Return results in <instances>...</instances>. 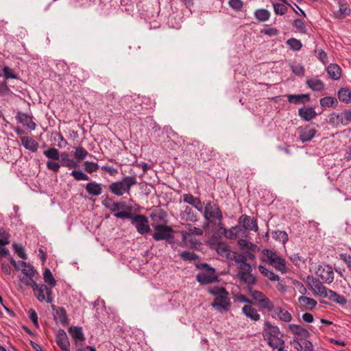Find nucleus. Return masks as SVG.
I'll return each instance as SVG.
<instances>
[{
	"instance_id": "nucleus-1",
	"label": "nucleus",
	"mask_w": 351,
	"mask_h": 351,
	"mask_svg": "<svg viewBox=\"0 0 351 351\" xmlns=\"http://www.w3.org/2000/svg\"><path fill=\"white\" fill-rule=\"evenodd\" d=\"M207 291L215 299L211 306L219 313L228 311L230 308L231 301L228 297L229 293L223 287L211 286L207 289Z\"/></svg>"
},
{
	"instance_id": "nucleus-2",
	"label": "nucleus",
	"mask_w": 351,
	"mask_h": 351,
	"mask_svg": "<svg viewBox=\"0 0 351 351\" xmlns=\"http://www.w3.org/2000/svg\"><path fill=\"white\" fill-rule=\"evenodd\" d=\"M263 336L267 344L276 350L280 346H285V341L282 339L283 334L280 332L279 328L271 324L269 322H265L263 326Z\"/></svg>"
},
{
	"instance_id": "nucleus-3",
	"label": "nucleus",
	"mask_w": 351,
	"mask_h": 351,
	"mask_svg": "<svg viewBox=\"0 0 351 351\" xmlns=\"http://www.w3.org/2000/svg\"><path fill=\"white\" fill-rule=\"evenodd\" d=\"M136 183L137 180L134 176H125L119 181L111 183L109 185V190L117 196H121L125 193L129 195L132 186Z\"/></svg>"
},
{
	"instance_id": "nucleus-4",
	"label": "nucleus",
	"mask_w": 351,
	"mask_h": 351,
	"mask_svg": "<svg viewBox=\"0 0 351 351\" xmlns=\"http://www.w3.org/2000/svg\"><path fill=\"white\" fill-rule=\"evenodd\" d=\"M201 271L197 274L196 280L201 285H208L218 280L215 274V269L207 263H202L197 265Z\"/></svg>"
},
{
	"instance_id": "nucleus-5",
	"label": "nucleus",
	"mask_w": 351,
	"mask_h": 351,
	"mask_svg": "<svg viewBox=\"0 0 351 351\" xmlns=\"http://www.w3.org/2000/svg\"><path fill=\"white\" fill-rule=\"evenodd\" d=\"M203 215L206 220V222H205L203 226L204 228L207 227L210 223H214L216 220H218L219 224H220L223 217L222 213L219 206L210 201L206 203Z\"/></svg>"
},
{
	"instance_id": "nucleus-6",
	"label": "nucleus",
	"mask_w": 351,
	"mask_h": 351,
	"mask_svg": "<svg viewBox=\"0 0 351 351\" xmlns=\"http://www.w3.org/2000/svg\"><path fill=\"white\" fill-rule=\"evenodd\" d=\"M263 254L267 258V262L274 267V268L282 274L287 272L286 261L277 254L275 252L265 249L263 250Z\"/></svg>"
},
{
	"instance_id": "nucleus-7",
	"label": "nucleus",
	"mask_w": 351,
	"mask_h": 351,
	"mask_svg": "<svg viewBox=\"0 0 351 351\" xmlns=\"http://www.w3.org/2000/svg\"><path fill=\"white\" fill-rule=\"evenodd\" d=\"M351 123V110H347L338 114L333 112L329 117V123L332 126L348 125Z\"/></svg>"
},
{
	"instance_id": "nucleus-8",
	"label": "nucleus",
	"mask_w": 351,
	"mask_h": 351,
	"mask_svg": "<svg viewBox=\"0 0 351 351\" xmlns=\"http://www.w3.org/2000/svg\"><path fill=\"white\" fill-rule=\"evenodd\" d=\"M34 294L39 302H52L51 290L44 284H37L32 289Z\"/></svg>"
},
{
	"instance_id": "nucleus-9",
	"label": "nucleus",
	"mask_w": 351,
	"mask_h": 351,
	"mask_svg": "<svg viewBox=\"0 0 351 351\" xmlns=\"http://www.w3.org/2000/svg\"><path fill=\"white\" fill-rule=\"evenodd\" d=\"M131 223L141 234H146L150 230L148 219L143 215H134Z\"/></svg>"
},
{
	"instance_id": "nucleus-10",
	"label": "nucleus",
	"mask_w": 351,
	"mask_h": 351,
	"mask_svg": "<svg viewBox=\"0 0 351 351\" xmlns=\"http://www.w3.org/2000/svg\"><path fill=\"white\" fill-rule=\"evenodd\" d=\"M297 132L299 139L302 143H305L311 141L315 136L317 131L315 128L308 125L304 127H299L297 129Z\"/></svg>"
},
{
	"instance_id": "nucleus-11",
	"label": "nucleus",
	"mask_w": 351,
	"mask_h": 351,
	"mask_svg": "<svg viewBox=\"0 0 351 351\" xmlns=\"http://www.w3.org/2000/svg\"><path fill=\"white\" fill-rule=\"evenodd\" d=\"M316 273L324 282L326 284H330L334 280V272L332 268L328 265L319 266Z\"/></svg>"
},
{
	"instance_id": "nucleus-12",
	"label": "nucleus",
	"mask_w": 351,
	"mask_h": 351,
	"mask_svg": "<svg viewBox=\"0 0 351 351\" xmlns=\"http://www.w3.org/2000/svg\"><path fill=\"white\" fill-rule=\"evenodd\" d=\"M172 230L171 228L158 225L155 227V232L153 234V238L156 241L166 240L172 237Z\"/></svg>"
},
{
	"instance_id": "nucleus-13",
	"label": "nucleus",
	"mask_w": 351,
	"mask_h": 351,
	"mask_svg": "<svg viewBox=\"0 0 351 351\" xmlns=\"http://www.w3.org/2000/svg\"><path fill=\"white\" fill-rule=\"evenodd\" d=\"M307 280L314 293L324 298L328 289L322 284V282L319 281V279L313 276H308Z\"/></svg>"
},
{
	"instance_id": "nucleus-14",
	"label": "nucleus",
	"mask_w": 351,
	"mask_h": 351,
	"mask_svg": "<svg viewBox=\"0 0 351 351\" xmlns=\"http://www.w3.org/2000/svg\"><path fill=\"white\" fill-rule=\"evenodd\" d=\"M16 119L19 123H21L29 131H33L36 128V124L33 121V117L31 115L21 112H18Z\"/></svg>"
},
{
	"instance_id": "nucleus-15",
	"label": "nucleus",
	"mask_w": 351,
	"mask_h": 351,
	"mask_svg": "<svg viewBox=\"0 0 351 351\" xmlns=\"http://www.w3.org/2000/svg\"><path fill=\"white\" fill-rule=\"evenodd\" d=\"M51 308L53 311L54 320L57 323L59 322L62 325H66L69 322L65 308L60 306H56L54 304L51 305Z\"/></svg>"
},
{
	"instance_id": "nucleus-16",
	"label": "nucleus",
	"mask_w": 351,
	"mask_h": 351,
	"mask_svg": "<svg viewBox=\"0 0 351 351\" xmlns=\"http://www.w3.org/2000/svg\"><path fill=\"white\" fill-rule=\"evenodd\" d=\"M56 343L62 351H69L70 343L65 331L60 329L56 337Z\"/></svg>"
},
{
	"instance_id": "nucleus-17",
	"label": "nucleus",
	"mask_w": 351,
	"mask_h": 351,
	"mask_svg": "<svg viewBox=\"0 0 351 351\" xmlns=\"http://www.w3.org/2000/svg\"><path fill=\"white\" fill-rule=\"evenodd\" d=\"M239 221L247 230L257 231L258 229L256 220L249 216L243 215L239 217Z\"/></svg>"
},
{
	"instance_id": "nucleus-18",
	"label": "nucleus",
	"mask_w": 351,
	"mask_h": 351,
	"mask_svg": "<svg viewBox=\"0 0 351 351\" xmlns=\"http://www.w3.org/2000/svg\"><path fill=\"white\" fill-rule=\"evenodd\" d=\"M182 199L185 203H187L192 206H193L195 208H196L198 211L202 212V202L199 198L194 197L193 195L189 193V194H184L182 195Z\"/></svg>"
},
{
	"instance_id": "nucleus-19",
	"label": "nucleus",
	"mask_w": 351,
	"mask_h": 351,
	"mask_svg": "<svg viewBox=\"0 0 351 351\" xmlns=\"http://www.w3.org/2000/svg\"><path fill=\"white\" fill-rule=\"evenodd\" d=\"M293 343L296 344L295 348L298 351H313V343L305 339L294 338Z\"/></svg>"
},
{
	"instance_id": "nucleus-20",
	"label": "nucleus",
	"mask_w": 351,
	"mask_h": 351,
	"mask_svg": "<svg viewBox=\"0 0 351 351\" xmlns=\"http://www.w3.org/2000/svg\"><path fill=\"white\" fill-rule=\"evenodd\" d=\"M86 192L92 196H99L103 193L102 185L96 182H90L86 184Z\"/></svg>"
},
{
	"instance_id": "nucleus-21",
	"label": "nucleus",
	"mask_w": 351,
	"mask_h": 351,
	"mask_svg": "<svg viewBox=\"0 0 351 351\" xmlns=\"http://www.w3.org/2000/svg\"><path fill=\"white\" fill-rule=\"evenodd\" d=\"M288 328L291 333L300 337L302 339L310 336V332L303 327L297 324H289Z\"/></svg>"
},
{
	"instance_id": "nucleus-22",
	"label": "nucleus",
	"mask_w": 351,
	"mask_h": 351,
	"mask_svg": "<svg viewBox=\"0 0 351 351\" xmlns=\"http://www.w3.org/2000/svg\"><path fill=\"white\" fill-rule=\"evenodd\" d=\"M22 145L26 149L32 152L37 151L38 148V143L32 137L21 136L20 137Z\"/></svg>"
},
{
	"instance_id": "nucleus-23",
	"label": "nucleus",
	"mask_w": 351,
	"mask_h": 351,
	"mask_svg": "<svg viewBox=\"0 0 351 351\" xmlns=\"http://www.w3.org/2000/svg\"><path fill=\"white\" fill-rule=\"evenodd\" d=\"M272 312L274 313L275 315H276L278 319L280 321L289 322L292 320L291 313L280 306L274 307V310H273Z\"/></svg>"
},
{
	"instance_id": "nucleus-24",
	"label": "nucleus",
	"mask_w": 351,
	"mask_h": 351,
	"mask_svg": "<svg viewBox=\"0 0 351 351\" xmlns=\"http://www.w3.org/2000/svg\"><path fill=\"white\" fill-rule=\"evenodd\" d=\"M243 313L247 317L250 318L252 321H258L261 319L260 315L258 313V311L256 308L250 305H245L242 308Z\"/></svg>"
},
{
	"instance_id": "nucleus-25",
	"label": "nucleus",
	"mask_w": 351,
	"mask_h": 351,
	"mask_svg": "<svg viewBox=\"0 0 351 351\" xmlns=\"http://www.w3.org/2000/svg\"><path fill=\"white\" fill-rule=\"evenodd\" d=\"M306 85L313 91H321L324 88V82L317 77L307 79Z\"/></svg>"
},
{
	"instance_id": "nucleus-26",
	"label": "nucleus",
	"mask_w": 351,
	"mask_h": 351,
	"mask_svg": "<svg viewBox=\"0 0 351 351\" xmlns=\"http://www.w3.org/2000/svg\"><path fill=\"white\" fill-rule=\"evenodd\" d=\"M324 298H328L330 301L341 305L345 304L347 302L346 299L343 296L339 295L330 289L327 290Z\"/></svg>"
},
{
	"instance_id": "nucleus-27",
	"label": "nucleus",
	"mask_w": 351,
	"mask_h": 351,
	"mask_svg": "<svg viewBox=\"0 0 351 351\" xmlns=\"http://www.w3.org/2000/svg\"><path fill=\"white\" fill-rule=\"evenodd\" d=\"M182 219L195 222L197 221V217L191 208L188 206L183 207V210L180 213Z\"/></svg>"
},
{
	"instance_id": "nucleus-28",
	"label": "nucleus",
	"mask_w": 351,
	"mask_h": 351,
	"mask_svg": "<svg viewBox=\"0 0 351 351\" xmlns=\"http://www.w3.org/2000/svg\"><path fill=\"white\" fill-rule=\"evenodd\" d=\"M251 272L252 271L238 273V276L241 282L246 284L247 285V289L249 287H252V285L256 283V278L252 274Z\"/></svg>"
},
{
	"instance_id": "nucleus-29",
	"label": "nucleus",
	"mask_w": 351,
	"mask_h": 351,
	"mask_svg": "<svg viewBox=\"0 0 351 351\" xmlns=\"http://www.w3.org/2000/svg\"><path fill=\"white\" fill-rule=\"evenodd\" d=\"M327 73L334 80H337L341 77V68L335 64H331L327 67Z\"/></svg>"
},
{
	"instance_id": "nucleus-30",
	"label": "nucleus",
	"mask_w": 351,
	"mask_h": 351,
	"mask_svg": "<svg viewBox=\"0 0 351 351\" xmlns=\"http://www.w3.org/2000/svg\"><path fill=\"white\" fill-rule=\"evenodd\" d=\"M309 99H310V97L308 94L288 95V101L290 103H293V104H304L306 101H308Z\"/></svg>"
},
{
	"instance_id": "nucleus-31",
	"label": "nucleus",
	"mask_w": 351,
	"mask_h": 351,
	"mask_svg": "<svg viewBox=\"0 0 351 351\" xmlns=\"http://www.w3.org/2000/svg\"><path fill=\"white\" fill-rule=\"evenodd\" d=\"M299 115L305 121H310L316 116L315 110L312 108H302L298 111Z\"/></svg>"
},
{
	"instance_id": "nucleus-32",
	"label": "nucleus",
	"mask_w": 351,
	"mask_h": 351,
	"mask_svg": "<svg viewBox=\"0 0 351 351\" xmlns=\"http://www.w3.org/2000/svg\"><path fill=\"white\" fill-rule=\"evenodd\" d=\"M61 165L65 166L69 169H75L78 167V164L74 160L70 158L69 157V154L66 152H63L61 154Z\"/></svg>"
},
{
	"instance_id": "nucleus-33",
	"label": "nucleus",
	"mask_w": 351,
	"mask_h": 351,
	"mask_svg": "<svg viewBox=\"0 0 351 351\" xmlns=\"http://www.w3.org/2000/svg\"><path fill=\"white\" fill-rule=\"evenodd\" d=\"M69 332L76 342L82 341L84 339V333L81 327H71L69 330Z\"/></svg>"
},
{
	"instance_id": "nucleus-34",
	"label": "nucleus",
	"mask_w": 351,
	"mask_h": 351,
	"mask_svg": "<svg viewBox=\"0 0 351 351\" xmlns=\"http://www.w3.org/2000/svg\"><path fill=\"white\" fill-rule=\"evenodd\" d=\"M104 205L106 208L109 209L111 212H114V213L118 212L119 210L127 207L124 202H114L111 199H110L108 202H104Z\"/></svg>"
},
{
	"instance_id": "nucleus-35",
	"label": "nucleus",
	"mask_w": 351,
	"mask_h": 351,
	"mask_svg": "<svg viewBox=\"0 0 351 351\" xmlns=\"http://www.w3.org/2000/svg\"><path fill=\"white\" fill-rule=\"evenodd\" d=\"M19 264L21 265V270L25 276L29 277H34L35 276L36 270L34 269L33 266L23 261H19Z\"/></svg>"
},
{
	"instance_id": "nucleus-36",
	"label": "nucleus",
	"mask_w": 351,
	"mask_h": 351,
	"mask_svg": "<svg viewBox=\"0 0 351 351\" xmlns=\"http://www.w3.org/2000/svg\"><path fill=\"white\" fill-rule=\"evenodd\" d=\"M43 154L47 157L49 160H58L61 158V154L58 149L55 147H50L43 152Z\"/></svg>"
},
{
	"instance_id": "nucleus-37",
	"label": "nucleus",
	"mask_w": 351,
	"mask_h": 351,
	"mask_svg": "<svg viewBox=\"0 0 351 351\" xmlns=\"http://www.w3.org/2000/svg\"><path fill=\"white\" fill-rule=\"evenodd\" d=\"M258 271L261 274L268 278L271 281H278L280 279V277L274 274L273 271L267 269L265 266L259 265L258 267Z\"/></svg>"
},
{
	"instance_id": "nucleus-38",
	"label": "nucleus",
	"mask_w": 351,
	"mask_h": 351,
	"mask_svg": "<svg viewBox=\"0 0 351 351\" xmlns=\"http://www.w3.org/2000/svg\"><path fill=\"white\" fill-rule=\"evenodd\" d=\"M298 301L300 303H303L304 304L306 309H307V310H312V309L315 308L317 304V302L316 300H315L313 298L306 297V296L299 297Z\"/></svg>"
},
{
	"instance_id": "nucleus-39",
	"label": "nucleus",
	"mask_w": 351,
	"mask_h": 351,
	"mask_svg": "<svg viewBox=\"0 0 351 351\" xmlns=\"http://www.w3.org/2000/svg\"><path fill=\"white\" fill-rule=\"evenodd\" d=\"M255 18L260 22H265L269 20L270 12L266 9H258L254 12Z\"/></svg>"
},
{
	"instance_id": "nucleus-40",
	"label": "nucleus",
	"mask_w": 351,
	"mask_h": 351,
	"mask_svg": "<svg viewBox=\"0 0 351 351\" xmlns=\"http://www.w3.org/2000/svg\"><path fill=\"white\" fill-rule=\"evenodd\" d=\"M350 14V9L347 3H342L339 2V8L335 12L337 18L342 19Z\"/></svg>"
},
{
	"instance_id": "nucleus-41",
	"label": "nucleus",
	"mask_w": 351,
	"mask_h": 351,
	"mask_svg": "<svg viewBox=\"0 0 351 351\" xmlns=\"http://www.w3.org/2000/svg\"><path fill=\"white\" fill-rule=\"evenodd\" d=\"M338 97L340 101L349 103L351 101V91L347 88H342L338 91Z\"/></svg>"
},
{
	"instance_id": "nucleus-42",
	"label": "nucleus",
	"mask_w": 351,
	"mask_h": 351,
	"mask_svg": "<svg viewBox=\"0 0 351 351\" xmlns=\"http://www.w3.org/2000/svg\"><path fill=\"white\" fill-rule=\"evenodd\" d=\"M257 306L262 309H265L269 312H272L274 310V305L272 302L266 296L257 304Z\"/></svg>"
},
{
	"instance_id": "nucleus-43",
	"label": "nucleus",
	"mask_w": 351,
	"mask_h": 351,
	"mask_svg": "<svg viewBox=\"0 0 351 351\" xmlns=\"http://www.w3.org/2000/svg\"><path fill=\"white\" fill-rule=\"evenodd\" d=\"M43 279L47 284L52 287L56 285V280H55L51 271L48 268L45 269L43 272Z\"/></svg>"
},
{
	"instance_id": "nucleus-44",
	"label": "nucleus",
	"mask_w": 351,
	"mask_h": 351,
	"mask_svg": "<svg viewBox=\"0 0 351 351\" xmlns=\"http://www.w3.org/2000/svg\"><path fill=\"white\" fill-rule=\"evenodd\" d=\"M217 253L227 258H230L234 252H232L229 247L225 244H219L217 248Z\"/></svg>"
},
{
	"instance_id": "nucleus-45",
	"label": "nucleus",
	"mask_w": 351,
	"mask_h": 351,
	"mask_svg": "<svg viewBox=\"0 0 351 351\" xmlns=\"http://www.w3.org/2000/svg\"><path fill=\"white\" fill-rule=\"evenodd\" d=\"M272 237L276 241L285 243L288 239V234L285 231L276 230L272 232Z\"/></svg>"
},
{
	"instance_id": "nucleus-46",
	"label": "nucleus",
	"mask_w": 351,
	"mask_h": 351,
	"mask_svg": "<svg viewBox=\"0 0 351 351\" xmlns=\"http://www.w3.org/2000/svg\"><path fill=\"white\" fill-rule=\"evenodd\" d=\"M3 75L0 74V76L3 75L6 80L8 79H18V74L14 71V69L9 66H4L2 70Z\"/></svg>"
},
{
	"instance_id": "nucleus-47",
	"label": "nucleus",
	"mask_w": 351,
	"mask_h": 351,
	"mask_svg": "<svg viewBox=\"0 0 351 351\" xmlns=\"http://www.w3.org/2000/svg\"><path fill=\"white\" fill-rule=\"evenodd\" d=\"M272 5L276 14L283 15L287 12L286 3L272 1Z\"/></svg>"
},
{
	"instance_id": "nucleus-48",
	"label": "nucleus",
	"mask_w": 351,
	"mask_h": 351,
	"mask_svg": "<svg viewBox=\"0 0 351 351\" xmlns=\"http://www.w3.org/2000/svg\"><path fill=\"white\" fill-rule=\"evenodd\" d=\"M248 291L252 298L256 301V304L266 297L263 292L253 289L252 287H249Z\"/></svg>"
},
{
	"instance_id": "nucleus-49",
	"label": "nucleus",
	"mask_w": 351,
	"mask_h": 351,
	"mask_svg": "<svg viewBox=\"0 0 351 351\" xmlns=\"http://www.w3.org/2000/svg\"><path fill=\"white\" fill-rule=\"evenodd\" d=\"M70 175L77 181L88 180L89 177L82 170H73Z\"/></svg>"
},
{
	"instance_id": "nucleus-50",
	"label": "nucleus",
	"mask_w": 351,
	"mask_h": 351,
	"mask_svg": "<svg viewBox=\"0 0 351 351\" xmlns=\"http://www.w3.org/2000/svg\"><path fill=\"white\" fill-rule=\"evenodd\" d=\"M286 44L293 51H299L302 47L300 40L293 38L287 40Z\"/></svg>"
},
{
	"instance_id": "nucleus-51",
	"label": "nucleus",
	"mask_w": 351,
	"mask_h": 351,
	"mask_svg": "<svg viewBox=\"0 0 351 351\" xmlns=\"http://www.w3.org/2000/svg\"><path fill=\"white\" fill-rule=\"evenodd\" d=\"M88 154L87 150L82 147H77L75 148L74 156L79 160L84 159Z\"/></svg>"
},
{
	"instance_id": "nucleus-52",
	"label": "nucleus",
	"mask_w": 351,
	"mask_h": 351,
	"mask_svg": "<svg viewBox=\"0 0 351 351\" xmlns=\"http://www.w3.org/2000/svg\"><path fill=\"white\" fill-rule=\"evenodd\" d=\"M84 166V170L88 173L96 172L99 168V166L97 163L89 161H85Z\"/></svg>"
},
{
	"instance_id": "nucleus-53",
	"label": "nucleus",
	"mask_w": 351,
	"mask_h": 351,
	"mask_svg": "<svg viewBox=\"0 0 351 351\" xmlns=\"http://www.w3.org/2000/svg\"><path fill=\"white\" fill-rule=\"evenodd\" d=\"M222 230H223V233H224V236L228 238V239H237V232L235 231V230H241L242 229L241 228H238V227H232V228H230V230H226V228H221Z\"/></svg>"
},
{
	"instance_id": "nucleus-54",
	"label": "nucleus",
	"mask_w": 351,
	"mask_h": 351,
	"mask_svg": "<svg viewBox=\"0 0 351 351\" xmlns=\"http://www.w3.org/2000/svg\"><path fill=\"white\" fill-rule=\"evenodd\" d=\"M337 103V99L332 97H325L320 99V105L323 107H332Z\"/></svg>"
},
{
	"instance_id": "nucleus-55",
	"label": "nucleus",
	"mask_w": 351,
	"mask_h": 351,
	"mask_svg": "<svg viewBox=\"0 0 351 351\" xmlns=\"http://www.w3.org/2000/svg\"><path fill=\"white\" fill-rule=\"evenodd\" d=\"M10 234L3 229L0 228V246L9 244Z\"/></svg>"
},
{
	"instance_id": "nucleus-56",
	"label": "nucleus",
	"mask_w": 351,
	"mask_h": 351,
	"mask_svg": "<svg viewBox=\"0 0 351 351\" xmlns=\"http://www.w3.org/2000/svg\"><path fill=\"white\" fill-rule=\"evenodd\" d=\"M293 25L298 29L299 32L303 34H305L306 32V28L304 22L301 19H295L293 21Z\"/></svg>"
},
{
	"instance_id": "nucleus-57",
	"label": "nucleus",
	"mask_w": 351,
	"mask_h": 351,
	"mask_svg": "<svg viewBox=\"0 0 351 351\" xmlns=\"http://www.w3.org/2000/svg\"><path fill=\"white\" fill-rule=\"evenodd\" d=\"M12 247L15 251V252L17 254V255L23 258V259H27V256L25 252V250L24 248L23 247L22 245H18V244H16V243H14L12 245Z\"/></svg>"
},
{
	"instance_id": "nucleus-58",
	"label": "nucleus",
	"mask_w": 351,
	"mask_h": 351,
	"mask_svg": "<svg viewBox=\"0 0 351 351\" xmlns=\"http://www.w3.org/2000/svg\"><path fill=\"white\" fill-rule=\"evenodd\" d=\"M180 257L184 261H195L198 256L193 252L184 251L181 253Z\"/></svg>"
},
{
	"instance_id": "nucleus-59",
	"label": "nucleus",
	"mask_w": 351,
	"mask_h": 351,
	"mask_svg": "<svg viewBox=\"0 0 351 351\" xmlns=\"http://www.w3.org/2000/svg\"><path fill=\"white\" fill-rule=\"evenodd\" d=\"M228 5L234 10L240 11L243 6V2L241 0H229Z\"/></svg>"
},
{
	"instance_id": "nucleus-60",
	"label": "nucleus",
	"mask_w": 351,
	"mask_h": 351,
	"mask_svg": "<svg viewBox=\"0 0 351 351\" xmlns=\"http://www.w3.org/2000/svg\"><path fill=\"white\" fill-rule=\"evenodd\" d=\"M230 259L234 260L237 266L247 261V258L244 255L237 254L235 252H233Z\"/></svg>"
},
{
	"instance_id": "nucleus-61",
	"label": "nucleus",
	"mask_w": 351,
	"mask_h": 351,
	"mask_svg": "<svg viewBox=\"0 0 351 351\" xmlns=\"http://www.w3.org/2000/svg\"><path fill=\"white\" fill-rule=\"evenodd\" d=\"M292 72L298 76H302L304 74V69L301 64H294L291 66Z\"/></svg>"
},
{
	"instance_id": "nucleus-62",
	"label": "nucleus",
	"mask_w": 351,
	"mask_h": 351,
	"mask_svg": "<svg viewBox=\"0 0 351 351\" xmlns=\"http://www.w3.org/2000/svg\"><path fill=\"white\" fill-rule=\"evenodd\" d=\"M34 277L23 276L20 278V281L27 286H30L32 289L36 286V282L33 280Z\"/></svg>"
},
{
	"instance_id": "nucleus-63",
	"label": "nucleus",
	"mask_w": 351,
	"mask_h": 351,
	"mask_svg": "<svg viewBox=\"0 0 351 351\" xmlns=\"http://www.w3.org/2000/svg\"><path fill=\"white\" fill-rule=\"evenodd\" d=\"M114 216L119 219H130L131 221L132 220V217H134V215H132L128 211H121V212H117L114 213Z\"/></svg>"
},
{
	"instance_id": "nucleus-64",
	"label": "nucleus",
	"mask_w": 351,
	"mask_h": 351,
	"mask_svg": "<svg viewBox=\"0 0 351 351\" xmlns=\"http://www.w3.org/2000/svg\"><path fill=\"white\" fill-rule=\"evenodd\" d=\"M47 168L53 172H58L60 168V165L54 161L47 160L46 162Z\"/></svg>"
}]
</instances>
